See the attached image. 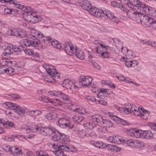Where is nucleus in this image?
<instances>
[{
    "label": "nucleus",
    "instance_id": "9b49d317",
    "mask_svg": "<svg viewBox=\"0 0 156 156\" xmlns=\"http://www.w3.org/2000/svg\"><path fill=\"white\" fill-rule=\"evenodd\" d=\"M134 108H136L137 107L134 105L128 103L125 105L124 108H123L124 109L123 110V112L127 114L129 113H131V112H133V111L135 110Z\"/></svg>",
    "mask_w": 156,
    "mask_h": 156
},
{
    "label": "nucleus",
    "instance_id": "f3484780",
    "mask_svg": "<svg viewBox=\"0 0 156 156\" xmlns=\"http://www.w3.org/2000/svg\"><path fill=\"white\" fill-rule=\"evenodd\" d=\"M35 39H33V38H31L27 39L25 40L23 42V45H24L27 47H29L33 45L35 46L34 43L36 44V41H35Z\"/></svg>",
    "mask_w": 156,
    "mask_h": 156
},
{
    "label": "nucleus",
    "instance_id": "49530a36",
    "mask_svg": "<svg viewBox=\"0 0 156 156\" xmlns=\"http://www.w3.org/2000/svg\"><path fill=\"white\" fill-rule=\"evenodd\" d=\"M127 2L126 3H124V4L126 5H127L129 6L132 8V9H134V7H136V5H134V3L131 1H130L129 0H127Z\"/></svg>",
    "mask_w": 156,
    "mask_h": 156
},
{
    "label": "nucleus",
    "instance_id": "864d4df0",
    "mask_svg": "<svg viewBox=\"0 0 156 156\" xmlns=\"http://www.w3.org/2000/svg\"><path fill=\"white\" fill-rule=\"evenodd\" d=\"M95 133L91 130L88 131L87 133H85L84 136H93L95 135Z\"/></svg>",
    "mask_w": 156,
    "mask_h": 156
},
{
    "label": "nucleus",
    "instance_id": "7c9ffc66",
    "mask_svg": "<svg viewBox=\"0 0 156 156\" xmlns=\"http://www.w3.org/2000/svg\"><path fill=\"white\" fill-rule=\"evenodd\" d=\"M97 10V9L96 7H92L91 5L90 6H89V9H87V10L88 11L91 15L94 16L95 15V13L96 12Z\"/></svg>",
    "mask_w": 156,
    "mask_h": 156
},
{
    "label": "nucleus",
    "instance_id": "f8f14e48",
    "mask_svg": "<svg viewBox=\"0 0 156 156\" xmlns=\"http://www.w3.org/2000/svg\"><path fill=\"white\" fill-rule=\"evenodd\" d=\"M109 117L112 120L116 122L117 123H119L123 125H127L128 123L126 121L120 118L115 115H110Z\"/></svg>",
    "mask_w": 156,
    "mask_h": 156
},
{
    "label": "nucleus",
    "instance_id": "79ce46f5",
    "mask_svg": "<svg viewBox=\"0 0 156 156\" xmlns=\"http://www.w3.org/2000/svg\"><path fill=\"white\" fill-rule=\"evenodd\" d=\"M85 2V3H83V5H82L81 7L84 9L87 10V9H89V6H90L91 4L90 2L87 0Z\"/></svg>",
    "mask_w": 156,
    "mask_h": 156
},
{
    "label": "nucleus",
    "instance_id": "7ed1b4c3",
    "mask_svg": "<svg viewBox=\"0 0 156 156\" xmlns=\"http://www.w3.org/2000/svg\"><path fill=\"white\" fill-rule=\"evenodd\" d=\"M127 135L130 136H151L152 132L149 130L142 131L136 129H128L126 130Z\"/></svg>",
    "mask_w": 156,
    "mask_h": 156
},
{
    "label": "nucleus",
    "instance_id": "0e129e2a",
    "mask_svg": "<svg viewBox=\"0 0 156 156\" xmlns=\"http://www.w3.org/2000/svg\"><path fill=\"white\" fill-rule=\"evenodd\" d=\"M6 68L4 66H0V74H4L6 72Z\"/></svg>",
    "mask_w": 156,
    "mask_h": 156
},
{
    "label": "nucleus",
    "instance_id": "69168bd1",
    "mask_svg": "<svg viewBox=\"0 0 156 156\" xmlns=\"http://www.w3.org/2000/svg\"><path fill=\"white\" fill-rule=\"evenodd\" d=\"M12 137H2V139L5 141V142H11L14 139V138H12Z\"/></svg>",
    "mask_w": 156,
    "mask_h": 156
},
{
    "label": "nucleus",
    "instance_id": "09e8293b",
    "mask_svg": "<svg viewBox=\"0 0 156 156\" xmlns=\"http://www.w3.org/2000/svg\"><path fill=\"white\" fill-rule=\"evenodd\" d=\"M151 11L149 14L151 16L156 17V10L154 8H151Z\"/></svg>",
    "mask_w": 156,
    "mask_h": 156
},
{
    "label": "nucleus",
    "instance_id": "13d9d810",
    "mask_svg": "<svg viewBox=\"0 0 156 156\" xmlns=\"http://www.w3.org/2000/svg\"><path fill=\"white\" fill-rule=\"evenodd\" d=\"M103 14H104L102 11L101 12L100 11H99V10L98 9L94 16L97 17H101V16H103Z\"/></svg>",
    "mask_w": 156,
    "mask_h": 156
},
{
    "label": "nucleus",
    "instance_id": "de8ad7c7",
    "mask_svg": "<svg viewBox=\"0 0 156 156\" xmlns=\"http://www.w3.org/2000/svg\"><path fill=\"white\" fill-rule=\"evenodd\" d=\"M107 140L110 142L118 143L117 140H118V137H108Z\"/></svg>",
    "mask_w": 156,
    "mask_h": 156
},
{
    "label": "nucleus",
    "instance_id": "473e14b6",
    "mask_svg": "<svg viewBox=\"0 0 156 156\" xmlns=\"http://www.w3.org/2000/svg\"><path fill=\"white\" fill-rule=\"evenodd\" d=\"M35 41H36V44L34 43L35 46L33 45V47L38 49H41L43 48L42 45H41L40 43V40H39L37 39H35Z\"/></svg>",
    "mask_w": 156,
    "mask_h": 156
},
{
    "label": "nucleus",
    "instance_id": "72a5a7b5",
    "mask_svg": "<svg viewBox=\"0 0 156 156\" xmlns=\"http://www.w3.org/2000/svg\"><path fill=\"white\" fill-rule=\"evenodd\" d=\"M14 124L13 122L7 120H4L3 122V126H4V127L7 128V126H9L11 127H12L13 126Z\"/></svg>",
    "mask_w": 156,
    "mask_h": 156
},
{
    "label": "nucleus",
    "instance_id": "f257e3e1",
    "mask_svg": "<svg viewBox=\"0 0 156 156\" xmlns=\"http://www.w3.org/2000/svg\"><path fill=\"white\" fill-rule=\"evenodd\" d=\"M51 139L55 142L61 143V144H58L57 146L58 148L68 152L74 151L76 150V148L73 145H69L67 144L68 142L70 141L69 137H52Z\"/></svg>",
    "mask_w": 156,
    "mask_h": 156
},
{
    "label": "nucleus",
    "instance_id": "9d476101",
    "mask_svg": "<svg viewBox=\"0 0 156 156\" xmlns=\"http://www.w3.org/2000/svg\"><path fill=\"white\" fill-rule=\"evenodd\" d=\"M63 45L64 50L67 54L70 55L73 54V46L70 43L66 42Z\"/></svg>",
    "mask_w": 156,
    "mask_h": 156
},
{
    "label": "nucleus",
    "instance_id": "b1692460",
    "mask_svg": "<svg viewBox=\"0 0 156 156\" xmlns=\"http://www.w3.org/2000/svg\"><path fill=\"white\" fill-rule=\"evenodd\" d=\"M134 5H136V7L138 8L140 7L142 9L145 6V4L144 3L140 2L139 0H134Z\"/></svg>",
    "mask_w": 156,
    "mask_h": 156
},
{
    "label": "nucleus",
    "instance_id": "37998d69",
    "mask_svg": "<svg viewBox=\"0 0 156 156\" xmlns=\"http://www.w3.org/2000/svg\"><path fill=\"white\" fill-rule=\"evenodd\" d=\"M140 42L142 43L143 44H147L149 45H151L153 47L155 46V42H151L150 41H147L145 40H142L140 41Z\"/></svg>",
    "mask_w": 156,
    "mask_h": 156
},
{
    "label": "nucleus",
    "instance_id": "5fc2aeb1",
    "mask_svg": "<svg viewBox=\"0 0 156 156\" xmlns=\"http://www.w3.org/2000/svg\"><path fill=\"white\" fill-rule=\"evenodd\" d=\"M151 126L152 130L151 131L152 132L151 136L153 135V133H156V124H152Z\"/></svg>",
    "mask_w": 156,
    "mask_h": 156
},
{
    "label": "nucleus",
    "instance_id": "412c9836",
    "mask_svg": "<svg viewBox=\"0 0 156 156\" xmlns=\"http://www.w3.org/2000/svg\"><path fill=\"white\" fill-rule=\"evenodd\" d=\"M102 11L104 14L107 17L110 19H112L113 17H114V15L113 13L107 9H105L104 10L103 9L102 10Z\"/></svg>",
    "mask_w": 156,
    "mask_h": 156
},
{
    "label": "nucleus",
    "instance_id": "6ab92c4d",
    "mask_svg": "<svg viewBox=\"0 0 156 156\" xmlns=\"http://www.w3.org/2000/svg\"><path fill=\"white\" fill-rule=\"evenodd\" d=\"M77 47L75 48V55L78 58L81 60H83L84 58L85 55L84 54L83 52L80 49L78 48Z\"/></svg>",
    "mask_w": 156,
    "mask_h": 156
},
{
    "label": "nucleus",
    "instance_id": "20e7f679",
    "mask_svg": "<svg viewBox=\"0 0 156 156\" xmlns=\"http://www.w3.org/2000/svg\"><path fill=\"white\" fill-rule=\"evenodd\" d=\"M92 119L89 122L84 124V126L86 128L91 129L95 127L98 123H99L101 119V116L98 114H94L91 116Z\"/></svg>",
    "mask_w": 156,
    "mask_h": 156
},
{
    "label": "nucleus",
    "instance_id": "c03bdc74",
    "mask_svg": "<svg viewBox=\"0 0 156 156\" xmlns=\"http://www.w3.org/2000/svg\"><path fill=\"white\" fill-rule=\"evenodd\" d=\"M60 148H58V149L54 151V153L57 156H63L64 152Z\"/></svg>",
    "mask_w": 156,
    "mask_h": 156
},
{
    "label": "nucleus",
    "instance_id": "6e6552de",
    "mask_svg": "<svg viewBox=\"0 0 156 156\" xmlns=\"http://www.w3.org/2000/svg\"><path fill=\"white\" fill-rule=\"evenodd\" d=\"M92 79L89 76H81L79 79V84L81 86H90Z\"/></svg>",
    "mask_w": 156,
    "mask_h": 156
},
{
    "label": "nucleus",
    "instance_id": "423d86ee",
    "mask_svg": "<svg viewBox=\"0 0 156 156\" xmlns=\"http://www.w3.org/2000/svg\"><path fill=\"white\" fill-rule=\"evenodd\" d=\"M5 105L10 109L16 110L19 115H21V113L23 114L26 113V111L23 108L16 104L10 102H6L5 103Z\"/></svg>",
    "mask_w": 156,
    "mask_h": 156
},
{
    "label": "nucleus",
    "instance_id": "bb28decb",
    "mask_svg": "<svg viewBox=\"0 0 156 156\" xmlns=\"http://www.w3.org/2000/svg\"><path fill=\"white\" fill-rule=\"evenodd\" d=\"M34 17H33V20L32 23H35L41 21L42 18L41 16L39 15H36V13L34 14Z\"/></svg>",
    "mask_w": 156,
    "mask_h": 156
},
{
    "label": "nucleus",
    "instance_id": "a18cd8bd",
    "mask_svg": "<svg viewBox=\"0 0 156 156\" xmlns=\"http://www.w3.org/2000/svg\"><path fill=\"white\" fill-rule=\"evenodd\" d=\"M151 8H152V7H148V6L145 5V6L144 7V8L140 10H142V11L144 12H145L147 14H149L150 11H151Z\"/></svg>",
    "mask_w": 156,
    "mask_h": 156
},
{
    "label": "nucleus",
    "instance_id": "0eeeda50",
    "mask_svg": "<svg viewBox=\"0 0 156 156\" xmlns=\"http://www.w3.org/2000/svg\"><path fill=\"white\" fill-rule=\"evenodd\" d=\"M44 131L47 133V136L48 135L52 136H62L64 135L63 133H61L57 130H54L51 125L48 127H44Z\"/></svg>",
    "mask_w": 156,
    "mask_h": 156
},
{
    "label": "nucleus",
    "instance_id": "1a4fd4ad",
    "mask_svg": "<svg viewBox=\"0 0 156 156\" xmlns=\"http://www.w3.org/2000/svg\"><path fill=\"white\" fill-rule=\"evenodd\" d=\"M34 13L31 10L26 11L23 15V19L28 22L32 23Z\"/></svg>",
    "mask_w": 156,
    "mask_h": 156
},
{
    "label": "nucleus",
    "instance_id": "f03ea898",
    "mask_svg": "<svg viewBox=\"0 0 156 156\" xmlns=\"http://www.w3.org/2000/svg\"><path fill=\"white\" fill-rule=\"evenodd\" d=\"M43 68L45 69L47 73L51 76V79H49L47 81L50 83H54L56 81L58 80L60 76L59 74L56 71V70L53 68V67L51 65L47 64H44L43 65Z\"/></svg>",
    "mask_w": 156,
    "mask_h": 156
},
{
    "label": "nucleus",
    "instance_id": "a878e982",
    "mask_svg": "<svg viewBox=\"0 0 156 156\" xmlns=\"http://www.w3.org/2000/svg\"><path fill=\"white\" fill-rule=\"evenodd\" d=\"M50 102L56 106H61L62 105V102L58 99H52L50 100Z\"/></svg>",
    "mask_w": 156,
    "mask_h": 156
},
{
    "label": "nucleus",
    "instance_id": "052dcab7",
    "mask_svg": "<svg viewBox=\"0 0 156 156\" xmlns=\"http://www.w3.org/2000/svg\"><path fill=\"white\" fill-rule=\"evenodd\" d=\"M12 49L15 52H20L22 50V48H20L17 46H15L14 47L13 46H12Z\"/></svg>",
    "mask_w": 156,
    "mask_h": 156
},
{
    "label": "nucleus",
    "instance_id": "4d7b16f0",
    "mask_svg": "<svg viewBox=\"0 0 156 156\" xmlns=\"http://www.w3.org/2000/svg\"><path fill=\"white\" fill-rule=\"evenodd\" d=\"M85 99L88 101H90L91 102H94V101H95V98L94 97L91 96H87L85 97Z\"/></svg>",
    "mask_w": 156,
    "mask_h": 156
},
{
    "label": "nucleus",
    "instance_id": "4be33fe9",
    "mask_svg": "<svg viewBox=\"0 0 156 156\" xmlns=\"http://www.w3.org/2000/svg\"><path fill=\"white\" fill-rule=\"evenodd\" d=\"M92 143V144L94 145V146L98 148H105L106 144L104 143L101 142L94 141Z\"/></svg>",
    "mask_w": 156,
    "mask_h": 156
},
{
    "label": "nucleus",
    "instance_id": "2f4dec72",
    "mask_svg": "<svg viewBox=\"0 0 156 156\" xmlns=\"http://www.w3.org/2000/svg\"><path fill=\"white\" fill-rule=\"evenodd\" d=\"M46 117L49 120L55 119L57 118L56 115L54 113H49L46 114Z\"/></svg>",
    "mask_w": 156,
    "mask_h": 156
},
{
    "label": "nucleus",
    "instance_id": "ddd939ff",
    "mask_svg": "<svg viewBox=\"0 0 156 156\" xmlns=\"http://www.w3.org/2000/svg\"><path fill=\"white\" fill-rule=\"evenodd\" d=\"M63 85V87H65L67 89H74L76 87L74 83L69 79L64 80Z\"/></svg>",
    "mask_w": 156,
    "mask_h": 156
},
{
    "label": "nucleus",
    "instance_id": "39448f33",
    "mask_svg": "<svg viewBox=\"0 0 156 156\" xmlns=\"http://www.w3.org/2000/svg\"><path fill=\"white\" fill-rule=\"evenodd\" d=\"M132 17L133 20L137 23L140 22L142 24L145 25L148 16L136 11L133 12L132 15Z\"/></svg>",
    "mask_w": 156,
    "mask_h": 156
},
{
    "label": "nucleus",
    "instance_id": "a19ab883",
    "mask_svg": "<svg viewBox=\"0 0 156 156\" xmlns=\"http://www.w3.org/2000/svg\"><path fill=\"white\" fill-rule=\"evenodd\" d=\"M108 48L107 49H105V50L103 51L104 52H102L101 53V55L103 58H109V53L108 51Z\"/></svg>",
    "mask_w": 156,
    "mask_h": 156
},
{
    "label": "nucleus",
    "instance_id": "e433bc0d",
    "mask_svg": "<svg viewBox=\"0 0 156 156\" xmlns=\"http://www.w3.org/2000/svg\"><path fill=\"white\" fill-rule=\"evenodd\" d=\"M73 120L77 122H81L83 119V117L82 116L74 115L72 117Z\"/></svg>",
    "mask_w": 156,
    "mask_h": 156
},
{
    "label": "nucleus",
    "instance_id": "6e6d98bb",
    "mask_svg": "<svg viewBox=\"0 0 156 156\" xmlns=\"http://www.w3.org/2000/svg\"><path fill=\"white\" fill-rule=\"evenodd\" d=\"M37 156H49L48 154L45 152H43V151H40L36 152Z\"/></svg>",
    "mask_w": 156,
    "mask_h": 156
},
{
    "label": "nucleus",
    "instance_id": "603ef678",
    "mask_svg": "<svg viewBox=\"0 0 156 156\" xmlns=\"http://www.w3.org/2000/svg\"><path fill=\"white\" fill-rule=\"evenodd\" d=\"M112 5L113 7L119 8L121 4L116 1H113L111 2Z\"/></svg>",
    "mask_w": 156,
    "mask_h": 156
},
{
    "label": "nucleus",
    "instance_id": "c85d7f7f",
    "mask_svg": "<svg viewBox=\"0 0 156 156\" xmlns=\"http://www.w3.org/2000/svg\"><path fill=\"white\" fill-rule=\"evenodd\" d=\"M122 141H123V143H126L130 147H135V141L132 140H122Z\"/></svg>",
    "mask_w": 156,
    "mask_h": 156
},
{
    "label": "nucleus",
    "instance_id": "680f3d73",
    "mask_svg": "<svg viewBox=\"0 0 156 156\" xmlns=\"http://www.w3.org/2000/svg\"><path fill=\"white\" fill-rule=\"evenodd\" d=\"M52 38L51 37H46L44 38V39L41 40L42 42L44 43H49V41L51 40Z\"/></svg>",
    "mask_w": 156,
    "mask_h": 156
},
{
    "label": "nucleus",
    "instance_id": "aec40b11",
    "mask_svg": "<svg viewBox=\"0 0 156 156\" xmlns=\"http://www.w3.org/2000/svg\"><path fill=\"white\" fill-rule=\"evenodd\" d=\"M11 48L9 46H7L5 49H4L2 54V57L4 58H5L4 57V56L9 57L11 53V51L10 49Z\"/></svg>",
    "mask_w": 156,
    "mask_h": 156
},
{
    "label": "nucleus",
    "instance_id": "3c124183",
    "mask_svg": "<svg viewBox=\"0 0 156 156\" xmlns=\"http://www.w3.org/2000/svg\"><path fill=\"white\" fill-rule=\"evenodd\" d=\"M7 58H6V59H3L0 61V65L2 66H3L5 67L6 66H8V61H7Z\"/></svg>",
    "mask_w": 156,
    "mask_h": 156
},
{
    "label": "nucleus",
    "instance_id": "4c0bfd02",
    "mask_svg": "<svg viewBox=\"0 0 156 156\" xmlns=\"http://www.w3.org/2000/svg\"><path fill=\"white\" fill-rule=\"evenodd\" d=\"M140 109L141 110V111L143 113H141V118L142 119H146V118H145V115H146V114H149L150 113V112H149L148 111L145 110L144 108H140Z\"/></svg>",
    "mask_w": 156,
    "mask_h": 156
},
{
    "label": "nucleus",
    "instance_id": "393cba45",
    "mask_svg": "<svg viewBox=\"0 0 156 156\" xmlns=\"http://www.w3.org/2000/svg\"><path fill=\"white\" fill-rule=\"evenodd\" d=\"M34 33V35H33L31 37V38H33V39L37 38V37L38 36L39 37L42 38L43 36L42 34L38 31L34 30L32 32V33Z\"/></svg>",
    "mask_w": 156,
    "mask_h": 156
},
{
    "label": "nucleus",
    "instance_id": "4468645a",
    "mask_svg": "<svg viewBox=\"0 0 156 156\" xmlns=\"http://www.w3.org/2000/svg\"><path fill=\"white\" fill-rule=\"evenodd\" d=\"M105 147V148L111 151L118 152L120 151L121 150L120 147H118L115 145L112 144H106Z\"/></svg>",
    "mask_w": 156,
    "mask_h": 156
},
{
    "label": "nucleus",
    "instance_id": "c9c22d12",
    "mask_svg": "<svg viewBox=\"0 0 156 156\" xmlns=\"http://www.w3.org/2000/svg\"><path fill=\"white\" fill-rule=\"evenodd\" d=\"M154 20V19L153 18H150L148 16L145 25L147 27L152 26V24Z\"/></svg>",
    "mask_w": 156,
    "mask_h": 156
},
{
    "label": "nucleus",
    "instance_id": "8fccbe9b",
    "mask_svg": "<svg viewBox=\"0 0 156 156\" xmlns=\"http://www.w3.org/2000/svg\"><path fill=\"white\" fill-rule=\"evenodd\" d=\"M4 14L5 15L9 14H12V11H11V9H9L6 6L4 7Z\"/></svg>",
    "mask_w": 156,
    "mask_h": 156
},
{
    "label": "nucleus",
    "instance_id": "2eb2a0df",
    "mask_svg": "<svg viewBox=\"0 0 156 156\" xmlns=\"http://www.w3.org/2000/svg\"><path fill=\"white\" fill-rule=\"evenodd\" d=\"M101 119L99 123L101 125H103L104 126L110 128L112 127L113 126V123L109 119H104L101 116Z\"/></svg>",
    "mask_w": 156,
    "mask_h": 156
},
{
    "label": "nucleus",
    "instance_id": "c756f323",
    "mask_svg": "<svg viewBox=\"0 0 156 156\" xmlns=\"http://www.w3.org/2000/svg\"><path fill=\"white\" fill-rule=\"evenodd\" d=\"M27 33L24 30L20 29L18 37L21 38H25L26 37Z\"/></svg>",
    "mask_w": 156,
    "mask_h": 156
},
{
    "label": "nucleus",
    "instance_id": "a211bd4d",
    "mask_svg": "<svg viewBox=\"0 0 156 156\" xmlns=\"http://www.w3.org/2000/svg\"><path fill=\"white\" fill-rule=\"evenodd\" d=\"M10 152L14 155L20 154L22 153L21 149L15 146L11 147Z\"/></svg>",
    "mask_w": 156,
    "mask_h": 156
},
{
    "label": "nucleus",
    "instance_id": "774afa93",
    "mask_svg": "<svg viewBox=\"0 0 156 156\" xmlns=\"http://www.w3.org/2000/svg\"><path fill=\"white\" fill-rule=\"evenodd\" d=\"M92 65H93L94 67L97 69L99 70H101V67L99 64H98L97 63L94 62H92Z\"/></svg>",
    "mask_w": 156,
    "mask_h": 156
},
{
    "label": "nucleus",
    "instance_id": "e2e57ef3",
    "mask_svg": "<svg viewBox=\"0 0 156 156\" xmlns=\"http://www.w3.org/2000/svg\"><path fill=\"white\" fill-rule=\"evenodd\" d=\"M25 52L26 54H28L32 56L33 54L34 51L31 49H26Z\"/></svg>",
    "mask_w": 156,
    "mask_h": 156
},
{
    "label": "nucleus",
    "instance_id": "f704fd0d",
    "mask_svg": "<svg viewBox=\"0 0 156 156\" xmlns=\"http://www.w3.org/2000/svg\"><path fill=\"white\" fill-rule=\"evenodd\" d=\"M140 107H139L138 108L137 107V108H135V110L134 111H133V112H131V114H133L135 116H140L141 117V112L139 108Z\"/></svg>",
    "mask_w": 156,
    "mask_h": 156
},
{
    "label": "nucleus",
    "instance_id": "cd10ccee",
    "mask_svg": "<svg viewBox=\"0 0 156 156\" xmlns=\"http://www.w3.org/2000/svg\"><path fill=\"white\" fill-rule=\"evenodd\" d=\"M109 48V47L107 45L103 44V47L98 46L97 47V51L98 53H101V52H104L105 49H107Z\"/></svg>",
    "mask_w": 156,
    "mask_h": 156
},
{
    "label": "nucleus",
    "instance_id": "dca6fc26",
    "mask_svg": "<svg viewBox=\"0 0 156 156\" xmlns=\"http://www.w3.org/2000/svg\"><path fill=\"white\" fill-rule=\"evenodd\" d=\"M69 122L65 119H61L58 121V125L61 128H68Z\"/></svg>",
    "mask_w": 156,
    "mask_h": 156
},
{
    "label": "nucleus",
    "instance_id": "58836bf2",
    "mask_svg": "<svg viewBox=\"0 0 156 156\" xmlns=\"http://www.w3.org/2000/svg\"><path fill=\"white\" fill-rule=\"evenodd\" d=\"M20 28H13L10 30L11 34V35L18 36Z\"/></svg>",
    "mask_w": 156,
    "mask_h": 156
},
{
    "label": "nucleus",
    "instance_id": "ea45409f",
    "mask_svg": "<svg viewBox=\"0 0 156 156\" xmlns=\"http://www.w3.org/2000/svg\"><path fill=\"white\" fill-rule=\"evenodd\" d=\"M135 147L136 148H138L140 147H143L144 144L143 142L139 140H136L134 142Z\"/></svg>",
    "mask_w": 156,
    "mask_h": 156
},
{
    "label": "nucleus",
    "instance_id": "5701e85b",
    "mask_svg": "<svg viewBox=\"0 0 156 156\" xmlns=\"http://www.w3.org/2000/svg\"><path fill=\"white\" fill-rule=\"evenodd\" d=\"M57 95L61 98L65 100L69 101V96L60 92L57 93Z\"/></svg>",
    "mask_w": 156,
    "mask_h": 156
},
{
    "label": "nucleus",
    "instance_id": "bf43d9fd",
    "mask_svg": "<svg viewBox=\"0 0 156 156\" xmlns=\"http://www.w3.org/2000/svg\"><path fill=\"white\" fill-rule=\"evenodd\" d=\"M2 148L6 152L10 151L11 147L7 146L6 144H4L2 145Z\"/></svg>",
    "mask_w": 156,
    "mask_h": 156
},
{
    "label": "nucleus",
    "instance_id": "338daca9",
    "mask_svg": "<svg viewBox=\"0 0 156 156\" xmlns=\"http://www.w3.org/2000/svg\"><path fill=\"white\" fill-rule=\"evenodd\" d=\"M7 61H8V66H13L16 64L15 61H10L8 59H7Z\"/></svg>",
    "mask_w": 156,
    "mask_h": 156
}]
</instances>
